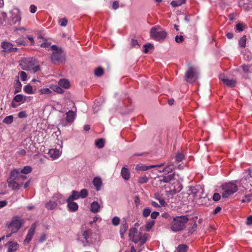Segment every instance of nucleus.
Wrapping results in <instances>:
<instances>
[{
	"label": "nucleus",
	"mask_w": 252,
	"mask_h": 252,
	"mask_svg": "<svg viewBox=\"0 0 252 252\" xmlns=\"http://www.w3.org/2000/svg\"><path fill=\"white\" fill-rule=\"evenodd\" d=\"M22 69L35 73L40 70L38 63L34 58H28L23 59L20 63Z\"/></svg>",
	"instance_id": "obj_1"
},
{
	"label": "nucleus",
	"mask_w": 252,
	"mask_h": 252,
	"mask_svg": "<svg viewBox=\"0 0 252 252\" xmlns=\"http://www.w3.org/2000/svg\"><path fill=\"white\" fill-rule=\"evenodd\" d=\"M188 220L187 217L184 216L174 218L171 224V229L174 232L183 230L185 227V224Z\"/></svg>",
	"instance_id": "obj_2"
},
{
	"label": "nucleus",
	"mask_w": 252,
	"mask_h": 252,
	"mask_svg": "<svg viewBox=\"0 0 252 252\" xmlns=\"http://www.w3.org/2000/svg\"><path fill=\"white\" fill-rule=\"evenodd\" d=\"M221 189L222 197L226 198L237 191L238 186L235 182H231L223 184L221 185Z\"/></svg>",
	"instance_id": "obj_3"
},
{
	"label": "nucleus",
	"mask_w": 252,
	"mask_h": 252,
	"mask_svg": "<svg viewBox=\"0 0 252 252\" xmlns=\"http://www.w3.org/2000/svg\"><path fill=\"white\" fill-rule=\"evenodd\" d=\"M65 198L60 193L55 194L48 202L45 204V207L48 210H53L58 205L64 204Z\"/></svg>",
	"instance_id": "obj_4"
},
{
	"label": "nucleus",
	"mask_w": 252,
	"mask_h": 252,
	"mask_svg": "<svg viewBox=\"0 0 252 252\" xmlns=\"http://www.w3.org/2000/svg\"><path fill=\"white\" fill-rule=\"evenodd\" d=\"M51 49L53 51L51 58L53 63H56L64 61L65 54L61 48H58L56 45H52Z\"/></svg>",
	"instance_id": "obj_5"
},
{
	"label": "nucleus",
	"mask_w": 252,
	"mask_h": 252,
	"mask_svg": "<svg viewBox=\"0 0 252 252\" xmlns=\"http://www.w3.org/2000/svg\"><path fill=\"white\" fill-rule=\"evenodd\" d=\"M22 225V221L18 217L13 218L10 222L7 224V228L11 233L6 235L7 237H10L11 234L16 233L18 231Z\"/></svg>",
	"instance_id": "obj_6"
},
{
	"label": "nucleus",
	"mask_w": 252,
	"mask_h": 252,
	"mask_svg": "<svg viewBox=\"0 0 252 252\" xmlns=\"http://www.w3.org/2000/svg\"><path fill=\"white\" fill-rule=\"evenodd\" d=\"M9 23L11 25L19 24L21 20V14L17 8H13L9 11Z\"/></svg>",
	"instance_id": "obj_7"
},
{
	"label": "nucleus",
	"mask_w": 252,
	"mask_h": 252,
	"mask_svg": "<svg viewBox=\"0 0 252 252\" xmlns=\"http://www.w3.org/2000/svg\"><path fill=\"white\" fill-rule=\"evenodd\" d=\"M151 37L157 41L164 39L167 36L166 32L159 27H153L151 30Z\"/></svg>",
	"instance_id": "obj_8"
},
{
	"label": "nucleus",
	"mask_w": 252,
	"mask_h": 252,
	"mask_svg": "<svg viewBox=\"0 0 252 252\" xmlns=\"http://www.w3.org/2000/svg\"><path fill=\"white\" fill-rule=\"evenodd\" d=\"M198 71L196 67L190 66L187 70L185 76L186 80L188 82H194L198 77Z\"/></svg>",
	"instance_id": "obj_9"
},
{
	"label": "nucleus",
	"mask_w": 252,
	"mask_h": 252,
	"mask_svg": "<svg viewBox=\"0 0 252 252\" xmlns=\"http://www.w3.org/2000/svg\"><path fill=\"white\" fill-rule=\"evenodd\" d=\"M62 144L60 146L61 149H57L56 148H53L49 150L48 152V155L52 160H55L58 158L62 155Z\"/></svg>",
	"instance_id": "obj_10"
},
{
	"label": "nucleus",
	"mask_w": 252,
	"mask_h": 252,
	"mask_svg": "<svg viewBox=\"0 0 252 252\" xmlns=\"http://www.w3.org/2000/svg\"><path fill=\"white\" fill-rule=\"evenodd\" d=\"M175 180H177V179L176 178V175L175 173H172L167 176H163L162 179L159 180V181L160 183L163 182L174 184L175 183Z\"/></svg>",
	"instance_id": "obj_11"
},
{
	"label": "nucleus",
	"mask_w": 252,
	"mask_h": 252,
	"mask_svg": "<svg viewBox=\"0 0 252 252\" xmlns=\"http://www.w3.org/2000/svg\"><path fill=\"white\" fill-rule=\"evenodd\" d=\"M219 79L221 80L224 84L230 87H234L236 84L235 80L229 79L223 74H221L219 75Z\"/></svg>",
	"instance_id": "obj_12"
},
{
	"label": "nucleus",
	"mask_w": 252,
	"mask_h": 252,
	"mask_svg": "<svg viewBox=\"0 0 252 252\" xmlns=\"http://www.w3.org/2000/svg\"><path fill=\"white\" fill-rule=\"evenodd\" d=\"M1 46L5 51L14 52L17 50V48L14 47L13 44L9 42L3 41Z\"/></svg>",
	"instance_id": "obj_13"
},
{
	"label": "nucleus",
	"mask_w": 252,
	"mask_h": 252,
	"mask_svg": "<svg viewBox=\"0 0 252 252\" xmlns=\"http://www.w3.org/2000/svg\"><path fill=\"white\" fill-rule=\"evenodd\" d=\"M162 165H145L143 164H137L136 166L135 169L137 171H146L153 168L160 167Z\"/></svg>",
	"instance_id": "obj_14"
},
{
	"label": "nucleus",
	"mask_w": 252,
	"mask_h": 252,
	"mask_svg": "<svg viewBox=\"0 0 252 252\" xmlns=\"http://www.w3.org/2000/svg\"><path fill=\"white\" fill-rule=\"evenodd\" d=\"M239 6L247 10L252 8V0H240Z\"/></svg>",
	"instance_id": "obj_15"
},
{
	"label": "nucleus",
	"mask_w": 252,
	"mask_h": 252,
	"mask_svg": "<svg viewBox=\"0 0 252 252\" xmlns=\"http://www.w3.org/2000/svg\"><path fill=\"white\" fill-rule=\"evenodd\" d=\"M7 247V252H15L19 248V245L17 242L9 241L6 244Z\"/></svg>",
	"instance_id": "obj_16"
},
{
	"label": "nucleus",
	"mask_w": 252,
	"mask_h": 252,
	"mask_svg": "<svg viewBox=\"0 0 252 252\" xmlns=\"http://www.w3.org/2000/svg\"><path fill=\"white\" fill-rule=\"evenodd\" d=\"M66 121L69 123H72L75 120L76 114V111H73L72 110H69L65 113Z\"/></svg>",
	"instance_id": "obj_17"
},
{
	"label": "nucleus",
	"mask_w": 252,
	"mask_h": 252,
	"mask_svg": "<svg viewBox=\"0 0 252 252\" xmlns=\"http://www.w3.org/2000/svg\"><path fill=\"white\" fill-rule=\"evenodd\" d=\"M35 229V224H33L32 225L30 230H29L28 233L27 235L26 238L24 241V243L25 244L29 243L30 241L31 240V239L34 233Z\"/></svg>",
	"instance_id": "obj_18"
},
{
	"label": "nucleus",
	"mask_w": 252,
	"mask_h": 252,
	"mask_svg": "<svg viewBox=\"0 0 252 252\" xmlns=\"http://www.w3.org/2000/svg\"><path fill=\"white\" fill-rule=\"evenodd\" d=\"M135 237L137 238V240L136 241L133 242L135 243H138V245H140L141 247L143 246L146 241V235H144L142 236L139 232L138 233V234H136L135 235Z\"/></svg>",
	"instance_id": "obj_19"
},
{
	"label": "nucleus",
	"mask_w": 252,
	"mask_h": 252,
	"mask_svg": "<svg viewBox=\"0 0 252 252\" xmlns=\"http://www.w3.org/2000/svg\"><path fill=\"white\" fill-rule=\"evenodd\" d=\"M67 207L70 211L75 212L78 210V204L73 201V200L67 199Z\"/></svg>",
	"instance_id": "obj_20"
},
{
	"label": "nucleus",
	"mask_w": 252,
	"mask_h": 252,
	"mask_svg": "<svg viewBox=\"0 0 252 252\" xmlns=\"http://www.w3.org/2000/svg\"><path fill=\"white\" fill-rule=\"evenodd\" d=\"M15 180L7 179L8 187L12 189L18 190L20 189V185L15 181Z\"/></svg>",
	"instance_id": "obj_21"
},
{
	"label": "nucleus",
	"mask_w": 252,
	"mask_h": 252,
	"mask_svg": "<svg viewBox=\"0 0 252 252\" xmlns=\"http://www.w3.org/2000/svg\"><path fill=\"white\" fill-rule=\"evenodd\" d=\"M121 175L125 180H128L130 178V173L128 169L126 167H123L121 170Z\"/></svg>",
	"instance_id": "obj_22"
},
{
	"label": "nucleus",
	"mask_w": 252,
	"mask_h": 252,
	"mask_svg": "<svg viewBox=\"0 0 252 252\" xmlns=\"http://www.w3.org/2000/svg\"><path fill=\"white\" fill-rule=\"evenodd\" d=\"M58 85L62 88L68 89L70 87L69 81L66 79H61L58 82Z\"/></svg>",
	"instance_id": "obj_23"
},
{
	"label": "nucleus",
	"mask_w": 252,
	"mask_h": 252,
	"mask_svg": "<svg viewBox=\"0 0 252 252\" xmlns=\"http://www.w3.org/2000/svg\"><path fill=\"white\" fill-rule=\"evenodd\" d=\"M100 208V205L97 201H94L91 204V211L94 213L99 212Z\"/></svg>",
	"instance_id": "obj_24"
},
{
	"label": "nucleus",
	"mask_w": 252,
	"mask_h": 252,
	"mask_svg": "<svg viewBox=\"0 0 252 252\" xmlns=\"http://www.w3.org/2000/svg\"><path fill=\"white\" fill-rule=\"evenodd\" d=\"M27 97L25 95L21 94H18L14 97L13 101L23 103L26 102Z\"/></svg>",
	"instance_id": "obj_25"
},
{
	"label": "nucleus",
	"mask_w": 252,
	"mask_h": 252,
	"mask_svg": "<svg viewBox=\"0 0 252 252\" xmlns=\"http://www.w3.org/2000/svg\"><path fill=\"white\" fill-rule=\"evenodd\" d=\"M93 182L96 190L97 191L99 190L102 185V180L101 178L98 177H95L94 179Z\"/></svg>",
	"instance_id": "obj_26"
},
{
	"label": "nucleus",
	"mask_w": 252,
	"mask_h": 252,
	"mask_svg": "<svg viewBox=\"0 0 252 252\" xmlns=\"http://www.w3.org/2000/svg\"><path fill=\"white\" fill-rule=\"evenodd\" d=\"M175 169V166L171 163L168 164V165L164 168L163 170L159 169L158 171L159 172H164L165 174H167L171 172Z\"/></svg>",
	"instance_id": "obj_27"
},
{
	"label": "nucleus",
	"mask_w": 252,
	"mask_h": 252,
	"mask_svg": "<svg viewBox=\"0 0 252 252\" xmlns=\"http://www.w3.org/2000/svg\"><path fill=\"white\" fill-rule=\"evenodd\" d=\"M137 230L135 228H130L129 230V237L132 241H136L137 238L135 237L136 234H138Z\"/></svg>",
	"instance_id": "obj_28"
},
{
	"label": "nucleus",
	"mask_w": 252,
	"mask_h": 252,
	"mask_svg": "<svg viewBox=\"0 0 252 252\" xmlns=\"http://www.w3.org/2000/svg\"><path fill=\"white\" fill-rule=\"evenodd\" d=\"M40 95H51L52 94V91L51 90L50 87L42 88L39 89L38 91Z\"/></svg>",
	"instance_id": "obj_29"
},
{
	"label": "nucleus",
	"mask_w": 252,
	"mask_h": 252,
	"mask_svg": "<svg viewBox=\"0 0 252 252\" xmlns=\"http://www.w3.org/2000/svg\"><path fill=\"white\" fill-rule=\"evenodd\" d=\"M22 86V84L20 82L19 80H16L14 83V94L21 92Z\"/></svg>",
	"instance_id": "obj_30"
},
{
	"label": "nucleus",
	"mask_w": 252,
	"mask_h": 252,
	"mask_svg": "<svg viewBox=\"0 0 252 252\" xmlns=\"http://www.w3.org/2000/svg\"><path fill=\"white\" fill-rule=\"evenodd\" d=\"M20 173V169H14L11 172L10 177L8 179L15 180L19 177Z\"/></svg>",
	"instance_id": "obj_31"
},
{
	"label": "nucleus",
	"mask_w": 252,
	"mask_h": 252,
	"mask_svg": "<svg viewBox=\"0 0 252 252\" xmlns=\"http://www.w3.org/2000/svg\"><path fill=\"white\" fill-rule=\"evenodd\" d=\"M50 89H51V90H52L59 94H63L64 92V91L59 85H51L50 86Z\"/></svg>",
	"instance_id": "obj_32"
},
{
	"label": "nucleus",
	"mask_w": 252,
	"mask_h": 252,
	"mask_svg": "<svg viewBox=\"0 0 252 252\" xmlns=\"http://www.w3.org/2000/svg\"><path fill=\"white\" fill-rule=\"evenodd\" d=\"M251 177H252V170L248 169L244 172L242 181L244 179L247 180Z\"/></svg>",
	"instance_id": "obj_33"
},
{
	"label": "nucleus",
	"mask_w": 252,
	"mask_h": 252,
	"mask_svg": "<svg viewBox=\"0 0 252 252\" xmlns=\"http://www.w3.org/2000/svg\"><path fill=\"white\" fill-rule=\"evenodd\" d=\"M17 78L18 80H19L20 78L22 81H26L28 80V75L25 72L20 71L19 72L18 76Z\"/></svg>",
	"instance_id": "obj_34"
},
{
	"label": "nucleus",
	"mask_w": 252,
	"mask_h": 252,
	"mask_svg": "<svg viewBox=\"0 0 252 252\" xmlns=\"http://www.w3.org/2000/svg\"><path fill=\"white\" fill-rule=\"evenodd\" d=\"M127 228L128 226L126 222L121 224L120 230L121 238H123L124 234L127 230Z\"/></svg>",
	"instance_id": "obj_35"
},
{
	"label": "nucleus",
	"mask_w": 252,
	"mask_h": 252,
	"mask_svg": "<svg viewBox=\"0 0 252 252\" xmlns=\"http://www.w3.org/2000/svg\"><path fill=\"white\" fill-rule=\"evenodd\" d=\"M23 90L24 92L27 94H34L33 92L32 87L30 84L27 85L25 86H24Z\"/></svg>",
	"instance_id": "obj_36"
},
{
	"label": "nucleus",
	"mask_w": 252,
	"mask_h": 252,
	"mask_svg": "<svg viewBox=\"0 0 252 252\" xmlns=\"http://www.w3.org/2000/svg\"><path fill=\"white\" fill-rule=\"evenodd\" d=\"M80 198L79 192L73 190L72 191V194L70 195L68 199L72 200H76Z\"/></svg>",
	"instance_id": "obj_37"
},
{
	"label": "nucleus",
	"mask_w": 252,
	"mask_h": 252,
	"mask_svg": "<svg viewBox=\"0 0 252 252\" xmlns=\"http://www.w3.org/2000/svg\"><path fill=\"white\" fill-rule=\"evenodd\" d=\"M13 121V116L12 115H9L6 117L2 121L4 124L7 125H10L12 123Z\"/></svg>",
	"instance_id": "obj_38"
},
{
	"label": "nucleus",
	"mask_w": 252,
	"mask_h": 252,
	"mask_svg": "<svg viewBox=\"0 0 252 252\" xmlns=\"http://www.w3.org/2000/svg\"><path fill=\"white\" fill-rule=\"evenodd\" d=\"M185 2L186 0H173L171 2V4L173 7H177L185 3Z\"/></svg>",
	"instance_id": "obj_39"
},
{
	"label": "nucleus",
	"mask_w": 252,
	"mask_h": 252,
	"mask_svg": "<svg viewBox=\"0 0 252 252\" xmlns=\"http://www.w3.org/2000/svg\"><path fill=\"white\" fill-rule=\"evenodd\" d=\"M32 168L30 166H26L22 169H20V172L21 173L27 174L32 171Z\"/></svg>",
	"instance_id": "obj_40"
},
{
	"label": "nucleus",
	"mask_w": 252,
	"mask_h": 252,
	"mask_svg": "<svg viewBox=\"0 0 252 252\" xmlns=\"http://www.w3.org/2000/svg\"><path fill=\"white\" fill-rule=\"evenodd\" d=\"M188 246L184 244L180 245L177 248L178 252H187L188 251Z\"/></svg>",
	"instance_id": "obj_41"
},
{
	"label": "nucleus",
	"mask_w": 252,
	"mask_h": 252,
	"mask_svg": "<svg viewBox=\"0 0 252 252\" xmlns=\"http://www.w3.org/2000/svg\"><path fill=\"white\" fill-rule=\"evenodd\" d=\"M6 13L3 11H0V25L3 24L6 20Z\"/></svg>",
	"instance_id": "obj_42"
},
{
	"label": "nucleus",
	"mask_w": 252,
	"mask_h": 252,
	"mask_svg": "<svg viewBox=\"0 0 252 252\" xmlns=\"http://www.w3.org/2000/svg\"><path fill=\"white\" fill-rule=\"evenodd\" d=\"M155 223L154 220H148L145 224V228L147 231H149Z\"/></svg>",
	"instance_id": "obj_43"
},
{
	"label": "nucleus",
	"mask_w": 252,
	"mask_h": 252,
	"mask_svg": "<svg viewBox=\"0 0 252 252\" xmlns=\"http://www.w3.org/2000/svg\"><path fill=\"white\" fill-rule=\"evenodd\" d=\"M95 144L98 148H102L104 145V140L103 139H99L95 141Z\"/></svg>",
	"instance_id": "obj_44"
},
{
	"label": "nucleus",
	"mask_w": 252,
	"mask_h": 252,
	"mask_svg": "<svg viewBox=\"0 0 252 252\" xmlns=\"http://www.w3.org/2000/svg\"><path fill=\"white\" fill-rule=\"evenodd\" d=\"M247 38L245 35L242 36L239 40V44L243 48L246 46Z\"/></svg>",
	"instance_id": "obj_45"
},
{
	"label": "nucleus",
	"mask_w": 252,
	"mask_h": 252,
	"mask_svg": "<svg viewBox=\"0 0 252 252\" xmlns=\"http://www.w3.org/2000/svg\"><path fill=\"white\" fill-rule=\"evenodd\" d=\"M151 212V210L149 207L144 208L142 212V215L144 217H148Z\"/></svg>",
	"instance_id": "obj_46"
},
{
	"label": "nucleus",
	"mask_w": 252,
	"mask_h": 252,
	"mask_svg": "<svg viewBox=\"0 0 252 252\" xmlns=\"http://www.w3.org/2000/svg\"><path fill=\"white\" fill-rule=\"evenodd\" d=\"M40 42V41H39V43ZM39 45L42 48H47L50 47L51 43L48 42L46 40L44 39V42L41 43H39Z\"/></svg>",
	"instance_id": "obj_47"
},
{
	"label": "nucleus",
	"mask_w": 252,
	"mask_h": 252,
	"mask_svg": "<svg viewBox=\"0 0 252 252\" xmlns=\"http://www.w3.org/2000/svg\"><path fill=\"white\" fill-rule=\"evenodd\" d=\"M103 74V70L101 67H97L94 71V74L96 76L99 77L102 75Z\"/></svg>",
	"instance_id": "obj_48"
},
{
	"label": "nucleus",
	"mask_w": 252,
	"mask_h": 252,
	"mask_svg": "<svg viewBox=\"0 0 252 252\" xmlns=\"http://www.w3.org/2000/svg\"><path fill=\"white\" fill-rule=\"evenodd\" d=\"M144 52L145 53H147L150 50L153 48V46L151 44L148 43L144 45Z\"/></svg>",
	"instance_id": "obj_49"
},
{
	"label": "nucleus",
	"mask_w": 252,
	"mask_h": 252,
	"mask_svg": "<svg viewBox=\"0 0 252 252\" xmlns=\"http://www.w3.org/2000/svg\"><path fill=\"white\" fill-rule=\"evenodd\" d=\"M88 192L86 189H82L79 192L80 197L84 198L88 196Z\"/></svg>",
	"instance_id": "obj_50"
},
{
	"label": "nucleus",
	"mask_w": 252,
	"mask_h": 252,
	"mask_svg": "<svg viewBox=\"0 0 252 252\" xmlns=\"http://www.w3.org/2000/svg\"><path fill=\"white\" fill-rule=\"evenodd\" d=\"M148 178L147 176H144L139 177L138 182L140 184H144L147 183L148 181Z\"/></svg>",
	"instance_id": "obj_51"
},
{
	"label": "nucleus",
	"mask_w": 252,
	"mask_h": 252,
	"mask_svg": "<svg viewBox=\"0 0 252 252\" xmlns=\"http://www.w3.org/2000/svg\"><path fill=\"white\" fill-rule=\"evenodd\" d=\"M155 198L158 200L160 204L162 206H164L166 205V202L164 199L160 196L158 195H156Z\"/></svg>",
	"instance_id": "obj_52"
},
{
	"label": "nucleus",
	"mask_w": 252,
	"mask_h": 252,
	"mask_svg": "<svg viewBox=\"0 0 252 252\" xmlns=\"http://www.w3.org/2000/svg\"><path fill=\"white\" fill-rule=\"evenodd\" d=\"M88 237H89V232L88 231H84L83 235L82 238L83 240H82L83 242H85L86 243H88Z\"/></svg>",
	"instance_id": "obj_53"
},
{
	"label": "nucleus",
	"mask_w": 252,
	"mask_h": 252,
	"mask_svg": "<svg viewBox=\"0 0 252 252\" xmlns=\"http://www.w3.org/2000/svg\"><path fill=\"white\" fill-rule=\"evenodd\" d=\"M120 221V218L118 217H114L112 220V223L115 226H117L119 224Z\"/></svg>",
	"instance_id": "obj_54"
},
{
	"label": "nucleus",
	"mask_w": 252,
	"mask_h": 252,
	"mask_svg": "<svg viewBox=\"0 0 252 252\" xmlns=\"http://www.w3.org/2000/svg\"><path fill=\"white\" fill-rule=\"evenodd\" d=\"M59 23L61 26L65 27L67 24V20L66 18H63L59 20Z\"/></svg>",
	"instance_id": "obj_55"
},
{
	"label": "nucleus",
	"mask_w": 252,
	"mask_h": 252,
	"mask_svg": "<svg viewBox=\"0 0 252 252\" xmlns=\"http://www.w3.org/2000/svg\"><path fill=\"white\" fill-rule=\"evenodd\" d=\"M139 245V247L137 249H135L133 246H131L130 249V252H140L143 248V246L141 247L140 245Z\"/></svg>",
	"instance_id": "obj_56"
},
{
	"label": "nucleus",
	"mask_w": 252,
	"mask_h": 252,
	"mask_svg": "<svg viewBox=\"0 0 252 252\" xmlns=\"http://www.w3.org/2000/svg\"><path fill=\"white\" fill-rule=\"evenodd\" d=\"M184 158V155L181 153L178 154L175 157L176 161L177 162L181 161Z\"/></svg>",
	"instance_id": "obj_57"
},
{
	"label": "nucleus",
	"mask_w": 252,
	"mask_h": 252,
	"mask_svg": "<svg viewBox=\"0 0 252 252\" xmlns=\"http://www.w3.org/2000/svg\"><path fill=\"white\" fill-rule=\"evenodd\" d=\"M237 30L242 32L244 30L245 26L242 24H237L236 26Z\"/></svg>",
	"instance_id": "obj_58"
},
{
	"label": "nucleus",
	"mask_w": 252,
	"mask_h": 252,
	"mask_svg": "<svg viewBox=\"0 0 252 252\" xmlns=\"http://www.w3.org/2000/svg\"><path fill=\"white\" fill-rule=\"evenodd\" d=\"M220 198V195L219 193H214L213 199L214 201H219Z\"/></svg>",
	"instance_id": "obj_59"
},
{
	"label": "nucleus",
	"mask_w": 252,
	"mask_h": 252,
	"mask_svg": "<svg viewBox=\"0 0 252 252\" xmlns=\"http://www.w3.org/2000/svg\"><path fill=\"white\" fill-rule=\"evenodd\" d=\"M184 38L182 35L178 36L177 35L175 37V41L178 43L182 42L183 41Z\"/></svg>",
	"instance_id": "obj_60"
},
{
	"label": "nucleus",
	"mask_w": 252,
	"mask_h": 252,
	"mask_svg": "<svg viewBox=\"0 0 252 252\" xmlns=\"http://www.w3.org/2000/svg\"><path fill=\"white\" fill-rule=\"evenodd\" d=\"M18 115L20 118H26L27 117L26 113L25 111L20 112L18 113Z\"/></svg>",
	"instance_id": "obj_61"
},
{
	"label": "nucleus",
	"mask_w": 252,
	"mask_h": 252,
	"mask_svg": "<svg viewBox=\"0 0 252 252\" xmlns=\"http://www.w3.org/2000/svg\"><path fill=\"white\" fill-rule=\"evenodd\" d=\"M159 215V213L158 212H153L152 213L151 215V217L153 219H155L157 218V217Z\"/></svg>",
	"instance_id": "obj_62"
},
{
	"label": "nucleus",
	"mask_w": 252,
	"mask_h": 252,
	"mask_svg": "<svg viewBox=\"0 0 252 252\" xmlns=\"http://www.w3.org/2000/svg\"><path fill=\"white\" fill-rule=\"evenodd\" d=\"M246 223L247 225H251L252 224V216H250L247 218Z\"/></svg>",
	"instance_id": "obj_63"
},
{
	"label": "nucleus",
	"mask_w": 252,
	"mask_h": 252,
	"mask_svg": "<svg viewBox=\"0 0 252 252\" xmlns=\"http://www.w3.org/2000/svg\"><path fill=\"white\" fill-rule=\"evenodd\" d=\"M36 10V7L34 5H31L30 6V11L32 13L35 12Z\"/></svg>",
	"instance_id": "obj_64"
}]
</instances>
